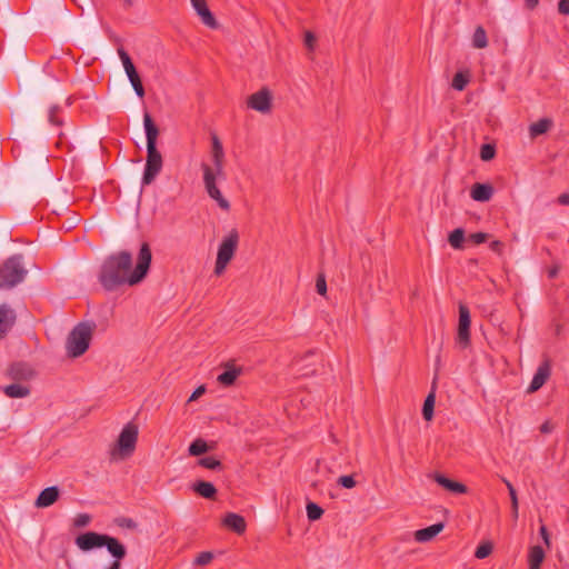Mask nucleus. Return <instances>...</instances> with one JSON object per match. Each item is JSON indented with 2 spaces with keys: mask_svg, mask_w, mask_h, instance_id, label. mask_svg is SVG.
<instances>
[{
  "mask_svg": "<svg viewBox=\"0 0 569 569\" xmlns=\"http://www.w3.org/2000/svg\"><path fill=\"white\" fill-rule=\"evenodd\" d=\"M151 260L152 253L147 242L141 244L134 267L129 251L112 252L100 264L98 281L108 292H113L123 286H136L148 274Z\"/></svg>",
  "mask_w": 569,
  "mask_h": 569,
  "instance_id": "f257e3e1",
  "label": "nucleus"
},
{
  "mask_svg": "<svg viewBox=\"0 0 569 569\" xmlns=\"http://www.w3.org/2000/svg\"><path fill=\"white\" fill-rule=\"evenodd\" d=\"M74 543L83 552L104 547L113 560L103 569H120L121 561L127 556L126 546L119 539L106 533L87 531L78 535Z\"/></svg>",
  "mask_w": 569,
  "mask_h": 569,
  "instance_id": "f03ea898",
  "label": "nucleus"
},
{
  "mask_svg": "<svg viewBox=\"0 0 569 569\" xmlns=\"http://www.w3.org/2000/svg\"><path fill=\"white\" fill-rule=\"evenodd\" d=\"M213 167L207 163L201 164L203 172V184L208 196L217 202V204L224 211L230 209V202L222 196L217 186L218 179H224L223 162L224 153H212Z\"/></svg>",
  "mask_w": 569,
  "mask_h": 569,
  "instance_id": "7ed1b4c3",
  "label": "nucleus"
},
{
  "mask_svg": "<svg viewBox=\"0 0 569 569\" xmlns=\"http://www.w3.org/2000/svg\"><path fill=\"white\" fill-rule=\"evenodd\" d=\"M94 327L93 322H80L71 330L66 342L70 357L78 358L88 350Z\"/></svg>",
  "mask_w": 569,
  "mask_h": 569,
  "instance_id": "20e7f679",
  "label": "nucleus"
},
{
  "mask_svg": "<svg viewBox=\"0 0 569 569\" xmlns=\"http://www.w3.org/2000/svg\"><path fill=\"white\" fill-rule=\"evenodd\" d=\"M27 273L21 254L9 257L0 266V289H12L24 280Z\"/></svg>",
  "mask_w": 569,
  "mask_h": 569,
  "instance_id": "39448f33",
  "label": "nucleus"
},
{
  "mask_svg": "<svg viewBox=\"0 0 569 569\" xmlns=\"http://www.w3.org/2000/svg\"><path fill=\"white\" fill-rule=\"evenodd\" d=\"M138 435V429H122L117 441L109 450L110 459L121 461L130 458L136 450Z\"/></svg>",
  "mask_w": 569,
  "mask_h": 569,
  "instance_id": "423d86ee",
  "label": "nucleus"
},
{
  "mask_svg": "<svg viewBox=\"0 0 569 569\" xmlns=\"http://www.w3.org/2000/svg\"><path fill=\"white\" fill-rule=\"evenodd\" d=\"M239 243V233L236 229L230 230V232L223 238L221 241L217 260L214 266V274L220 276L224 272L228 263L233 258L237 247Z\"/></svg>",
  "mask_w": 569,
  "mask_h": 569,
  "instance_id": "0eeeda50",
  "label": "nucleus"
},
{
  "mask_svg": "<svg viewBox=\"0 0 569 569\" xmlns=\"http://www.w3.org/2000/svg\"><path fill=\"white\" fill-rule=\"evenodd\" d=\"M162 156L157 147H147V160L142 176V184H150L162 169Z\"/></svg>",
  "mask_w": 569,
  "mask_h": 569,
  "instance_id": "6e6552de",
  "label": "nucleus"
},
{
  "mask_svg": "<svg viewBox=\"0 0 569 569\" xmlns=\"http://www.w3.org/2000/svg\"><path fill=\"white\" fill-rule=\"evenodd\" d=\"M248 108L262 114L269 113L272 109V93L268 88H261L259 91L250 94L247 99Z\"/></svg>",
  "mask_w": 569,
  "mask_h": 569,
  "instance_id": "1a4fd4ad",
  "label": "nucleus"
},
{
  "mask_svg": "<svg viewBox=\"0 0 569 569\" xmlns=\"http://www.w3.org/2000/svg\"><path fill=\"white\" fill-rule=\"evenodd\" d=\"M470 312L467 306H459V326L457 332V342L466 348L470 342Z\"/></svg>",
  "mask_w": 569,
  "mask_h": 569,
  "instance_id": "9d476101",
  "label": "nucleus"
},
{
  "mask_svg": "<svg viewBox=\"0 0 569 569\" xmlns=\"http://www.w3.org/2000/svg\"><path fill=\"white\" fill-rule=\"evenodd\" d=\"M192 8L197 12L201 22L210 29L218 28V21L210 11L206 0H190Z\"/></svg>",
  "mask_w": 569,
  "mask_h": 569,
  "instance_id": "9b49d317",
  "label": "nucleus"
},
{
  "mask_svg": "<svg viewBox=\"0 0 569 569\" xmlns=\"http://www.w3.org/2000/svg\"><path fill=\"white\" fill-rule=\"evenodd\" d=\"M7 375L13 381L21 382L32 379L34 371L26 362H14L8 368Z\"/></svg>",
  "mask_w": 569,
  "mask_h": 569,
  "instance_id": "f8f14e48",
  "label": "nucleus"
},
{
  "mask_svg": "<svg viewBox=\"0 0 569 569\" xmlns=\"http://www.w3.org/2000/svg\"><path fill=\"white\" fill-rule=\"evenodd\" d=\"M432 478L439 486H441L442 488L452 493L465 495L468 492V488L466 485L451 480L442 473L436 472L432 475Z\"/></svg>",
  "mask_w": 569,
  "mask_h": 569,
  "instance_id": "ddd939ff",
  "label": "nucleus"
},
{
  "mask_svg": "<svg viewBox=\"0 0 569 569\" xmlns=\"http://www.w3.org/2000/svg\"><path fill=\"white\" fill-rule=\"evenodd\" d=\"M60 497V489L57 486L48 487L40 491L34 501L37 508H48L52 506Z\"/></svg>",
  "mask_w": 569,
  "mask_h": 569,
  "instance_id": "4468645a",
  "label": "nucleus"
},
{
  "mask_svg": "<svg viewBox=\"0 0 569 569\" xmlns=\"http://www.w3.org/2000/svg\"><path fill=\"white\" fill-rule=\"evenodd\" d=\"M223 368H224V370H223V372L218 375L217 381L219 382V385H221L223 387H230L236 382L237 378L242 373V368L237 367L231 362L224 363Z\"/></svg>",
  "mask_w": 569,
  "mask_h": 569,
  "instance_id": "2eb2a0df",
  "label": "nucleus"
},
{
  "mask_svg": "<svg viewBox=\"0 0 569 569\" xmlns=\"http://www.w3.org/2000/svg\"><path fill=\"white\" fill-rule=\"evenodd\" d=\"M550 376V365L548 361H543L537 369L533 378L528 387L529 392L539 390L547 381Z\"/></svg>",
  "mask_w": 569,
  "mask_h": 569,
  "instance_id": "dca6fc26",
  "label": "nucleus"
},
{
  "mask_svg": "<svg viewBox=\"0 0 569 569\" xmlns=\"http://www.w3.org/2000/svg\"><path fill=\"white\" fill-rule=\"evenodd\" d=\"M16 322V313L8 305L0 306V339L7 335Z\"/></svg>",
  "mask_w": 569,
  "mask_h": 569,
  "instance_id": "f3484780",
  "label": "nucleus"
},
{
  "mask_svg": "<svg viewBox=\"0 0 569 569\" xmlns=\"http://www.w3.org/2000/svg\"><path fill=\"white\" fill-rule=\"evenodd\" d=\"M222 523L238 535H242L247 528L244 518L234 512H228L224 516Z\"/></svg>",
  "mask_w": 569,
  "mask_h": 569,
  "instance_id": "a211bd4d",
  "label": "nucleus"
},
{
  "mask_svg": "<svg viewBox=\"0 0 569 569\" xmlns=\"http://www.w3.org/2000/svg\"><path fill=\"white\" fill-rule=\"evenodd\" d=\"M470 196L475 201L487 202L493 196V187L489 183H475Z\"/></svg>",
  "mask_w": 569,
  "mask_h": 569,
  "instance_id": "6ab92c4d",
  "label": "nucleus"
},
{
  "mask_svg": "<svg viewBox=\"0 0 569 569\" xmlns=\"http://www.w3.org/2000/svg\"><path fill=\"white\" fill-rule=\"evenodd\" d=\"M143 127L146 132L147 147H157L159 129L148 112L143 114Z\"/></svg>",
  "mask_w": 569,
  "mask_h": 569,
  "instance_id": "aec40b11",
  "label": "nucleus"
},
{
  "mask_svg": "<svg viewBox=\"0 0 569 569\" xmlns=\"http://www.w3.org/2000/svg\"><path fill=\"white\" fill-rule=\"evenodd\" d=\"M445 528L442 522L433 523L427 528L419 529L415 532V539L418 542H428L432 540Z\"/></svg>",
  "mask_w": 569,
  "mask_h": 569,
  "instance_id": "412c9836",
  "label": "nucleus"
},
{
  "mask_svg": "<svg viewBox=\"0 0 569 569\" xmlns=\"http://www.w3.org/2000/svg\"><path fill=\"white\" fill-rule=\"evenodd\" d=\"M545 550L541 546H532L529 549L528 563L529 569H540L542 561L545 560Z\"/></svg>",
  "mask_w": 569,
  "mask_h": 569,
  "instance_id": "4be33fe9",
  "label": "nucleus"
},
{
  "mask_svg": "<svg viewBox=\"0 0 569 569\" xmlns=\"http://www.w3.org/2000/svg\"><path fill=\"white\" fill-rule=\"evenodd\" d=\"M2 390L9 398H24L30 395V388L19 382L6 386Z\"/></svg>",
  "mask_w": 569,
  "mask_h": 569,
  "instance_id": "5701e85b",
  "label": "nucleus"
},
{
  "mask_svg": "<svg viewBox=\"0 0 569 569\" xmlns=\"http://www.w3.org/2000/svg\"><path fill=\"white\" fill-rule=\"evenodd\" d=\"M552 127V120L549 118L539 119L537 122H533L529 126V133L531 138H536L541 136L550 130Z\"/></svg>",
  "mask_w": 569,
  "mask_h": 569,
  "instance_id": "b1692460",
  "label": "nucleus"
},
{
  "mask_svg": "<svg viewBox=\"0 0 569 569\" xmlns=\"http://www.w3.org/2000/svg\"><path fill=\"white\" fill-rule=\"evenodd\" d=\"M192 489L206 499H214L217 495L216 487L208 481H198L193 483Z\"/></svg>",
  "mask_w": 569,
  "mask_h": 569,
  "instance_id": "393cba45",
  "label": "nucleus"
},
{
  "mask_svg": "<svg viewBox=\"0 0 569 569\" xmlns=\"http://www.w3.org/2000/svg\"><path fill=\"white\" fill-rule=\"evenodd\" d=\"M488 46L487 32L483 27L478 26L472 36V47L476 49H485Z\"/></svg>",
  "mask_w": 569,
  "mask_h": 569,
  "instance_id": "a878e982",
  "label": "nucleus"
},
{
  "mask_svg": "<svg viewBox=\"0 0 569 569\" xmlns=\"http://www.w3.org/2000/svg\"><path fill=\"white\" fill-rule=\"evenodd\" d=\"M448 241L453 249H462L465 241V230L457 228L449 233Z\"/></svg>",
  "mask_w": 569,
  "mask_h": 569,
  "instance_id": "bb28decb",
  "label": "nucleus"
},
{
  "mask_svg": "<svg viewBox=\"0 0 569 569\" xmlns=\"http://www.w3.org/2000/svg\"><path fill=\"white\" fill-rule=\"evenodd\" d=\"M117 52L122 62L126 74L133 73L134 71H137L129 53L122 47L118 48Z\"/></svg>",
  "mask_w": 569,
  "mask_h": 569,
  "instance_id": "cd10ccee",
  "label": "nucleus"
},
{
  "mask_svg": "<svg viewBox=\"0 0 569 569\" xmlns=\"http://www.w3.org/2000/svg\"><path fill=\"white\" fill-rule=\"evenodd\" d=\"M117 52L122 62L126 74L133 73L134 71H137L129 53L122 47L118 48Z\"/></svg>",
  "mask_w": 569,
  "mask_h": 569,
  "instance_id": "c85d7f7f",
  "label": "nucleus"
},
{
  "mask_svg": "<svg viewBox=\"0 0 569 569\" xmlns=\"http://www.w3.org/2000/svg\"><path fill=\"white\" fill-rule=\"evenodd\" d=\"M209 449L208 443L203 439L198 438L190 443L188 451L190 456H200L206 453Z\"/></svg>",
  "mask_w": 569,
  "mask_h": 569,
  "instance_id": "c756f323",
  "label": "nucleus"
},
{
  "mask_svg": "<svg viewBox=\"0 0 569 569\" xmlns=\"http://www.w3.org/2000/svg\"><path fill=\"white\" fill-rule=\"evenodd\" d=\"M435 401L436 396L432 391L427 396L422 407V416L427 421H430L433 416Z\"/></svg>",
  "mask_w": 569,
  "mask_h": 569,
  "instance_id": "7c9ffc66",
  "label": "nucleus"
},
{
  "mask_svg": "<svg viewBox=\"0 0 569 569\" xmlns=\"http://www.w3.org/2000/svg\"><path fill=\"white\" fill-rule=\"evenodd\" d=\"M127 77H128V79H129V81H130V83H131L136 94L140 99H142L144 97L146 92H144V88L142 86V81L140 79L139 73L137 71H134L133 73L127 74Z\"/></svg>",
  "mask_w": 569,
  "mask_h": 569,
  "instance_id": "2f4dec72",
  "label": "nucleus"
},
{
  "mask_svg": "<svg viewBox=\"0 0 569 569\" xmlns=\"http://www.w3.org/2000/svg\"><path fill=\"white\" fill-rule=\"evenodd\" d=\"M469 80L470 77L468 72L459 71L453 76L451 86L453 89L462 91L467 87Z\"/></svg>",
  "mask_w": 569,
  "mask_h": 569,
  "instance_id": "473e14b6",
  "label": "nucleus"
},
{
  "mask_svg": "<svg viewBox=\"0 0 569 569\" xmlns=\"http://www.w3.org/2000/svg\"><path fill=\"white\" fill-rule=\"evenodd\" d=\"M306 510L307 517L310 521H316L323 515V509L315 502H308Z\"/></svg>",
  "mask_w": 569,
  "mask_h": 569,
  "instance_id": "72a5a7b5",
  "label": "nucleus"
},
{
  "mask_svg": "<svg viewBox=\"0 0 569 569\" xmlns=\"http://www.w3.org/2000/svg\"><path fill=\"white\" fill-rule=\"evenodd\" d=\"M198 463L207 469L216 470L221 468V462L213 457H203L198 460Z\"/></svg>",
  "mask_w": 569,
  "mask_h": 569,
  "instance_id": "f704fd0d",
  "label": "nucleus"
},
{
  "mask_svg": "<svg viewBox=\"0 0 569 569\" xmlns=\"http://www.w3.org/2000/svg\"><path fill=\"white\" fill-rule=\"evenodd\" d=\"M495 156H496V148L493 144L486 143V144L481 146V148H480L481 160L489 161V160L493 159Z\"/></svg>",
  "mask_w": 569,
  "mask_h": 569,
  "instance_id": "c9c22d12",
  "label": "nucleus"
},
{
  "mask_svg": "<svg viewBox=\"0 0 569 569\" xmlns=\"http://www.w3.org/2000/svg\"><path fill=\"white\" fill-rule=\"evenodd\" d=\"M492 551V545L490 542H483L479 545L475 551V557L478 559L487 558Z\"/></svg>",
  "mask_w": 569,
  "mask_h": 569,
  "instance_id": "e433bc0d",
  "label": "nucleus"
},
{
  "mask_svg": "<svg viewBox=\"0 0 569 569\" xmlns=\"http://www.w3.org/2000/svg\"><path fill=\"white\" fill-rule=\"evenodd\" d=\"M213 559V553L211 551H202L200 552L193 560L194 566H206L210 563Z\"/></svg>",
  "mask_w": 569,
  "mask_h": 569,
  "instance_id": "4c0bfd02",
  "label": "nucleus"
},
{
  "mask_svg": "<svg viewBox=\"0 0 569 569\" xmlns=\"http://www.w3.org/2000/svg\"><path fill=\"white\" fill-rule=\"evenodd\" d=\"M502 480L509 491V496H510V500H511V509H515L517 511L518 510V497H517L516 489L513 488L512 483L509 480H507L506 478H503Z\"/></svg>",
  "mask_w": 569,
  "mask_h": 569,
  "instance_id": "58836bf2",
  "label": "nucleus"
},
{
  "mask_svg": "<svg viewBox=\"0 0 569 569\" xmlns=\"http://www.w3.org/2000/svg\"><path fill=\"white\" fill-rule=\"evenodd\" d=\"M114 522L120 528H126V529H136L137 528V522L133 519L128 518V517H118L114 519Z\"/></svg>",
  "mask_w": 569,
  "mask_h": 569,
  "instance_id": "ea45409f",
  "label": "nucleus"
},
{
  "mask_svg": "<svg viewBox=\"0 0 569 569\" xmlns=\"http://www.w3.org/2000/svg\"><path fill=\"white\" fill-rule=\"evenodd\" d=\"M91 521V516L89 513H78L73 519V526L76 528H84Z\"/></svg>",
  "mask_w": 569,
  "mask_h": 569,
  "instance_id": "a19ab883",
  "label": "nucleus"
},
{
  "mask_svg": "<svg viewBox=\"0 0 569 569\" xmlns=\"http://www.w3.org/2000/svg\"><path fill=\"white\" fill-rule=\"evenodd\" d=\"M316 290L320 296H326L327 293V281L323 273H319L317 277Z\"/></svg>",
  "mask_w": 569,
  "mask_h": 569,
  "instance_id": "79ce46f5",
  "label": "nucleus"
},
{
  "mask_svg": "<svg viewBox=\"0 0 569 569\" xmlns=\"http://www.w3.org/2000/svg\"><path fill=\"white\" fill-rule=\"evenodd\" d=\"M338 485L343 488L351 489L356 486V480L352 476H341L338 478Z\"/></svg>",
  "mask_w": 569,
  "mask_h": 569,
  "instance_id": "37998d69",
  "label": "nucleus"
},
{
  "mask_svg": "<svg viewBox=\"0 0 569 569\" xmlns=\"http://www.w3.org/2000/svg\"><path fill=\"white\" fill-rule=\"evenodd\" d=\"M305 46L308 48V50L312 51L315 49V44H316V36L313 32L311 31H306L305 32Z\"/></svg>",
  "mask_w": 569,
  "mask_h": 569,
  "instance_id": "c03bdc74",
  "label": "nucleus"
},
{
  "mask_svg": "<svg viewBox=\"0 0 569 569\" xmlns=\"http://www.w3.org/2000/svg\"><path fill=\"white\" fill-rule=\"evenodd\" d=\"M488 239V233L486 232H475L469 236V240L472 241L475 244H480L486 242Z\"/></svg>",
  "mask_w": 569,
  "mask_h": 569,
  "instance_id": "a18cd8bd",
  "label": "nucleus"
},
{
  "mask_svg": "<svg viewBox=\"0 0 569 569\" xmlns=\"http://www.w3.org/2000/svg\"><path fill=\"white\" fill-rule=\"evenodd\" d=\"M206 392V386L204 385H201L199 386L198 388H196V390L191 393V396L189 397L188 399V402H191V401H194L197 400L198 398H200L202 395H204Z\"/></svg>",
  "mask_w": 569,
  "mask_h": 569,
  "instance_id": "49530a36",
  "label": "nucleus"
},
{
  "mask_svg": "<svg viewBox=\"0 0 569 569\" xmlns=\"http://www.w3.org/2000/svg\"><path fill=\"white\" fill-rule=\"evenodd\" d=\"M212 153H224L223 152V148H222V144L219 140V138L217 136H213L212 137V150H211V154Z\"/></svg>",
  "mask_w": 569,
  "mask_h": 569,
  "instance_id": "de8ad7c7",
  "label": "nucleus"
},
{
  "mask_svg": "<svg viewBox=\"0 0 569 569\" xmlns=\"http://www.w3.org/2000/svg\"><path fill=\"white\" fill-rule=\"evenodd\" d=\"M58 107H52L49 111V121L52 123V124H56V126H61L62 124V121L60 119L57 118L56 116V112L58 111Z\"/></svg>",
  "mask_w": 569,
  "mask_h": 569,
  "instance_id": "09e8293b",
  "label": "nucleus"
},
{
  "mask_svg": "<svg viewBox=\"0 0 569 569\" xmlns=\"http://www.w3.org/2000/svg\"><path fill=\"white\" fill-rule=\"evenodd\" d=\"M558 11L561 14H569V0H560L558 2Z\"/></svg>",
  "mask_w": 569,
  "mask_h": 569,
  "instance_id": "8fccbe9b",
  "label": "nucleus"
},
{
  "mask_svg": "<svg viewBox=\"0 0 569 569\" xmlns=\"http://www.w3.org/2000/svg\"><path fill=\"white\" fill-rule=\"evenodd\" d=\"M490 249L498 254L502 253L503 243L499 240H493L489 244Z\"/></svg>",
  "mask_w": 569,
  "mask_h": 569,
  "instance_id": "3c124183",
  "label": "nucleus"
},
{
  "mask_svg": "<svg viewBox=\"0 0 569 569\" xmlns=\"http://www.w3.org/2000/svg\"><path fill=\"white\" fill-rule=\"evenodd\" d=\"M539 533H540L543 542L547 545V547H549L550 546V536L547 530V527L542 525L539 529Z\"/></svg>",
  "mask_w": 569,
  "mask_h": 569,
  "instance_id": "603ef678",
  "label": "nucleus"
},
{
  "mask_svg": "<svg viewBox=\"0 0 569 569\" xmlns=\"http://www.w3.org/2000/svg\"><path fill=\"white\" fill-rule=\"evenodd\" d=\"M557 202H558L560 206H569V192L561 193V194L557 198Z\"/></svg>",
  "mask_w": 569,
  "mask_h": 569,
  "instance_id": "864d4df0",
  "label": "nucleus"
},
{
  "mask_svg": "<svg viewBox=\"0 0 569 569\" xmlns=\"http://www.w3.org/2000/svg\"><path fill=\"white\" fill-rule=\"evenodd\" d=\"M558 273H559V267H558V266H553V267H551V268L548 270V277H549L550 279L556 278V277L558 276Z\"/></svg>",
  "mask_w": 569,
  "mask_h": 569,
  "instance_id": "5fc2aeb1",
  "label": "nucleus"
},
{
  "mask_svg": "<svg viewBox=\"0 0 569 569\" xmlns=\"http://www.w3.org/2000/svg\"><path fill=\"white\" fill-rule=\"evenodd\" d=\"M539 3V0H525V4L529 10H533Z\"/></svg>",
  "mask_w": 569,
  "mask_h": 569,
  "instance_id": "6e6d98bb",
  "label": "nucleus"
},
{
  "mask_svg": "<svg viewBox=\"0 0 569 569\" xmlns=\"http://www.w3.org/2000/svg\"><path fill=\"white\" fill-rule=\"evenodd\" d=\"M512 516H513L515 519H517L518 518V510L516 511L515 509H512Z\"/></svg>",
  "mask_w": 569,
  "mask_h": 569,
  "instance_id": "4d7b16f0",
  "label": "nucleus"
},
{
  "mask_svg": "<svg viewBox=\"0 0 569 569\" xmlns=\"http://www.w3.org/2000/svg\"><path fill=\"white\" fill-rule=\"evenodd\" d=\"M123 427L130 428V427H134V426H133V425H132V422L130 421V422H127Z\"/></svg>",
  "mask_w": 569,
  "mask_h": 569,
  "instance_id": "13d9d810",
  "label": "nucleus"
},
{
  "mask_svg": "<svg viewBox=\"0 0 569 569\" xmlns=\"http://www.w3.org/2000/svg\"><path fill=\"white\" fill-rule=\"evenodd\" d=\"M540 427L546 428V427H549V426H548V422L546 421Z\"/></svg>",
  "mask_w": 569,
  "mask_h": 569,
  "instance_id": "bf43d9fd",
  "label": "nucleus"
},
{
  "mask_svg": "<svg viewBox=\"0 0 569 569\" xmlns=\"http://www.w3.org/2000/svg\"><path fill=\"white\" fill-rule=\"evenodd\" d=\"M550 430H551V429H547V428L541 429V431H542V432H545V433H546V432H549Z\"/></svg>",
  "mask_w": 569,
  "mask_h": 569,
  "instance_id": "052dcab7",
  "label": "nucleus"
},
{
  "mask_svg": "<svg viewBox=\"0 0 569 569\" xmlns=\"http://www.w3.org/2000/svg\"><path fill=\"white\" fill-rule=\"evenodd\" d=\"M59 137H60V141L58 142V144L62 142V141H61V139H62V133H59Z\"/></svg>",
  "mask_w": 569,
  "mask_h": 569,
  "instance_id": "680f3d73",
  "label": "nucleus"
}]
</instances>
